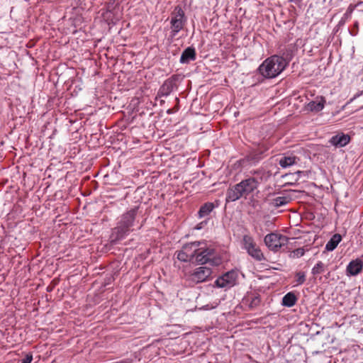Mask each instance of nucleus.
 Wrapping results in <instances>:
<instances>
[{
    "label": "nucleus",
    "instance_id": "a878e982",
    "mask_svg": "<svg viewBox=\"0 0 363 363\" xmlns=\"http://www.w3.org/2000/svg\"><path fill=\"white\" fill-rule=\"evenodd\" d=\"M206 223H207V221H202L200 223L197 224L195 226L194 229H196V230H201V229H202L203 228V226L205 225H206Z\"/></svg>",
    "mask_w": 363,
    "mask_h": 363
},
{
    "label": "nucleus",
    "instance_id": "4be33fe9",
    "mask_svg": "<svg viewBox=\"0 0 363 363\" xmlns=\"http://www.w3.org/2000/svg\"><path fill=\"white\" fill-rule=\"evenodd\" d=\"M325 264L322 262L319 261L312 268L311 273L313 275H318V274L323 273L325 272Z\"/></svg>",
    "mask_w": 363,
    "mask_h": 363
},
{
    "label": "nucleus",
    "instance_id": "f257e3e1",
    "mask_svg": "<svg viewBox=\"0 0 363 363\" xmlns=\"http://www.w3.org/2000/svg\"><path fill=\"white\" fill-rule=\"evenodd\" d=\"M139 208L134 207L124 213L117 223V226L112 229L111 239L112 242L124 239L133 230L135 217Z\"/></svg>",
    "mask_w": 363,
    "mask_h": 363
},
{
    "label": "nucleus",
    "instance_id": "393cba45",
    "mask_svg": "<svg viewBox=\"0 0 363 363\" xmlns=\"http://www.w3.org/2000/svg\"><path fill=\"white\" fill-rule=\"evenodd\" d=\"M32 360H33V355H32V354L29 353L26 355L25 358H23L21 360V363H30L32 362Z\"/></svg>",
    "mask_w": 363,
    "mask_h": 363
},
{
    "label": "nucleus",
    "instance_id": "ddd939ff",
    "mask_svg": "<svg viewBox=\"0 0 363 363\" xmlns=\"http://www.w3.org/2000/svg\"><path fill=\"white\" fill-rule=\"evenodd\" d=\"M325 99L323 96H317L315 100L307 104V109L312 112H319L324 108Z\"/></svg>",
    "mask_w": 363,
    "mask_h": 363
},
{
    "label": "nucleus",
    "instance_id": "aec40b11",
    "mask_svg": "<svg viewBox=\"0 0 363 363\" xmlns=\"http://www.w3.org/2000/svg\"><path fill=\"white\" fill-rule=\"evenodd\" d=\"M290 201V199L287 196H278L273 199L272 204L278 208L287 204Z\"/></svg>",
    "mask_w": 363,
    "mask_h": 363
},
{
    "label": "nucleus",
    "instance_id": "dca6fc26",
    "mask_svg": "<svg viewBox=\"0 0 363 363\" xmlns=\"http://www.w3.org/2000/svg\"><path fill=\"white\" fill-rule=\"evenodd\" d=\"M297 157L293 155H285L279 160V164L282 168H288L297 163Z\"/></svg>",
    "mask_w": 363,
    "mask_h": 363
},
{
    "label": "nucleus",
    "instance_id": "412c9836",
    "mask_svg": "<svg viewBox=\"0 0 363 363\" xmlns=\"http://www.w3.org/2000/svg\"><path fill=\"white\" fill-rule=\"evenodd\" d=\"M306 252L304 247H299L289 252V257L291 259H297L303 257Z\"/></svg>",
    "mask_w": 363,
    "mask_h": 363
},
{
    "label": "nucleus",
    "instance_id": "4468645a",
    "mask_svg": "<svg viewBox=\"0 0 363 363\" xmlns=\"http://www.w3.org/2000/svg\"><path fill=\"white\" fill-rule=\"evenodd\" d=\"M200 245L201 241H195L185 244L182 247V249L186 252V254L189 255V256L194 261L196 255L198 252L197 250H199Z\"/></svg>",
    "mask_w": 363,
    "mask_h": 363
},
{
    "label": "nucleus",
    "instance_id": "6ab92c4d",
    "mask_svg": "<svg viewBox=\"0 0 363 363\" xmlns=\"http://www.w3.org/2000/svg\"><path fill=\"white\" fill-rule=\"evenodd\" d=\"M297 301V298L295 294L292 292L287 293L282 298V305L286 307H292L294 306Z\"/></svg>",
    "mask_w": 363,
    "mask_h": 363
},
{
    "label": "nucleus",
    "instance_id": "f8f14e48",
    "mask_svg": "<svg viewBox=\"0 0 363 363\" xmlns=\"http://www.w3.org/2000/svg\"><path fill=\"white\" fill-rule=\"evenodd\" d=\"M350 137L342 133L333 136L329 140L330 143L336 147H345L350 143Z\"/></svg>",
    "mask_w": 363,
    "mask_h": 363
},
{
    "label": "nucleus",
    "instance_id": "a211bd4d",
    "mask_svg": "<svg viewBox=\"0 0 363 363\" xmlns=\"http://www.w3.org/2000/svg\"><path fill=\"white\" fill-rule=\"evenodd\" d=\"M214 208V204L211 202H208L202 205L198 212L199 218L208 216L212 212Z\"/></svg>",
    "mask_w": 363,
    "mask_h": 363
},
{
    "label": "nucleus",
    "instance_id": "1a4fd4ad",
    "mask_svg": "<svg viewBox=\"0 0 363 363\" xmlns=\"http://www.w3.org/2000/svg\"><path fill=\"white\" fill-rule=\"evenodd\" d=\"M211 274V268L199 267L189 274V279L194 284H199L207 281Z\"/></svg>",
    "mask_w": 363,
    "mask_h": 363
},
{
    "label": "nucleus",
    "instance_id": "f03ea898",
    "mask_svg": "<svg viewBox=\"0 0 363 363\" xmlns=\"http://www.w3.org/2000/svg\"><path fill=\"white\" fill-rule=\"evenodd\" d=\"M259 183V181L255 177H248L242 180L238 184L228 188L226 192V202H233L242 197L247 198L249 194L257 189Z\"/></svg>",
    "mask_w": 363,
    "mask_h": 363
},
{
    "label": "nucleus",
    "instance_id": "9b49d317",
    "mask_svg": "<svg viewBox=\"0 0 363 363\" xmlns=\"http://www.w3.org/2000/svg\"><path fill=\"white\" fill-rule=\"evenodd\" d=\"M177 80V76H172L164 81L159 90V94L162 96H169L173 90L176 88V82Z\"/></svg>",
    "mask_w": 363,
    "mask_h": 363
},
{
    "label": "nucleus",
    "instance_id": "c85d7f7f",
    "mask_svg": "<svg viewBox=\"0 0 363 363\" xmlns=\"http://www.w3.org/2000/svg\"><path fill=\"white\" fill-rule=\"evenodd\" d=\"M356 98V96H354L352 99H350V102L352 101Z\"/></svg>",
    "mask_w": 363,
    "mask_h": 363
},
{
    "label": "nucleus",
    "instance_id": "7ed1b4c3",
    "mask_svg": "<svg viewBox=\"0 0 363 363\" xmlns=\"http://www.w3.org/2000/svg\"><path fill=\"white\" fill-rule=\"evenodd\" d=\"M288 62L281 56L274 55L267 57L259 66V73L265 78L272 79L279 75L287 66Z\"/></svg>",
    "mask_w": 363,
    "mask_h": 363
},
{
    "label": "nucleus",
    "instance_id": "cd10ccee",
    "mask_svg": "<svg viewBox=\"0 0 363 363\" xmlns=\"http://www.w3.org/2000/svg\"><path fill=\"white\" fill-rule=\"evenodd\" d=\"M259 159L260 157L255 159L253 156H249V160L252 161L253 162H257Z\"/></svg>",
    "mask_w": 363,
    "mask_h": 363
},
{
    "label": "nucleus",
    "instance_id": "2eb2a0df",
    "mask_svg": "<svg viewBox=\"0 0 363 363\" xmlns=\"http://www.w3.org/2000/svg\"><path fill=\"white\" fill-rule=\"evenodd\" d=\"M196 59V51L194 48L188 47L182 53L179 62L182 64H188Z\"/></svg>",
    "mask_w": 363,
    "mask_h": 363
},
{
    "label": "nucleus",
    "instance_id": "5701e85b",
    "mask_svg": "<svg viewBox=\"0 0 363 363\" xmlns=\"http://www.w3.org/2000/svg\"><path fill=\"white\" fill-rule=\"evenodd\" d=\"M177 258L182 262H194L189 255L186 254L183 249L177 252Z\"/></svg>",
    "mask_w": 363,
    "mask_h": 363
},
{
    "label": "nucleus",
    "instance_id": "f3484780",
    "mask_svg": "<svg viewBox=\"0 0 363 363\" xmlns=\"http://www.w3.org/2000/svg\"><path fill=\"white\" fill-rule=\"evenodd\" d=\"M341 240L342 236L340 234L337 233L333 235L329 241L326 243L325 250L329 252L333 251L341 242Z\"/></svg>",
    "mask_w": 363,
    "mask_h": 363
},
{
    "label": "nucleus",
    "instance_id": "b1692460",
    "mask_svg": "<svg viewBox=\"0 0 363 363\" xmlns=\"http://www.w3.org/2000/svg\"><path fill=\"white\" fill-rule=\"evenodd\" d=\"M296 286L303 284L306 281V274L303 272H298L296 274Z\"/></svg>",
    "mask_w": 363,
    "mask_h": 363
},
{
    "label": "nucleus",
    "instance_id": "20e7f679",
    "mask_svg": "<svg viewBox=\"0 0 363 363\" xmlns=\"http://www.w3.org/2000/svg\"><path fill=\"white\" fill-rule=\"evenodd\" d=\"M197 251L194 262L199 264H209L212 266H218L222 262L216 249L206 241H201V245Z\"/></svg>",
    "mask_w": 363,
    "mask_h": 363
},
{
    "label": "nucleus",
    "instance_id": "423d86ee",
    "mask_svg": "<svg viewBox=\"0 0 363 363\" xmlns=\"http://www.w3.org/2000/svg\"><path fill=\"white\" fill-rule=\"evenodd\" d=\"M289 238L286 235L272 233L264 237V243L267 247L274 252H277L281 247L287 245Z\"/></svg>",
    "mask_w": 363,
    "mask_h": 363
},
{
    "label": "nucleus",
    "instance_id": "39448f33",
    "mask_svg": "<svg viewBox=\"0 0 363 363\" xmlns=\"http://www.w3.org/2000/svg\"><path fill=\"white\" fill-rule=\"evenodd\" d=\"M186 22V18L182 8L177 6L172 13L170 25V36L174 38L183 28Z\"/></svg>",
    "mask_w": 363,
    "mask_h": 363
},
{
    "label": "nucleus",
    "instance_id": "9d476101",
    "mask_svg": "<svg viewBox=\"0 0 363 363\" xmlns=\"http://www.w3.org/2000/svg\"><path fill=\"white\" fill-rule=\"evenodd\" d=\"M363 269V254L359 258L352 260L346 267V274L347 276H357L362 272Z\"/></svg>",
    "mask_w": 363,
    "mask_h": 363
},
{
    "label": "nucleus",
    "instance_id": "0eeeda50",
    "mask_svg": "<svg viewBox=\"0 0 363 363\" xmlns=\"http://www.w3.org/2000/svg\"><path fill=\"white\" fill-rule=\"evenodd\" d=\"M242 248L247 251L248 255L257 261L264 259V255L259 247L257 245L252 237L245 235L242 238Z\"/></svg>",
    "mask_w": 363,
    "mask_h": 363
},
{
    "label": "nucleus",
    "instance_id": "6e6552de",
    "mask_svg": "<svg viewBox=\"0 0 363 363\" xmlns=\"http://www.w3.org/2000/svg\"><path fill=\"white\" fill-rule=\"evenodd\" d=\"M238 278V272L234 270L229 271L219 277L215 281V285L218 288L229 289L235 285Z\"/></svg>",
    "mask_w": 363,
    "mask_h": 363
},
{
    "label": "nucleus",
    "instance_id": "bb28decb",
    "mask_svg": "<svg viewBox=\"0 0 363 363\" xmlns=\"http://www.w3.org/2000/svg\"><path fill=\"white\" fill-rule=\"evenodd\" d=\"M259 303V299L258 297H255V298H253L252 301V304H255V305H257Z\"/></svg>",
    "mask_w": 363,
    "mask_h": 363
}]
</instances>
